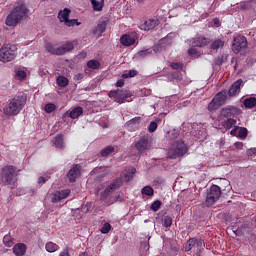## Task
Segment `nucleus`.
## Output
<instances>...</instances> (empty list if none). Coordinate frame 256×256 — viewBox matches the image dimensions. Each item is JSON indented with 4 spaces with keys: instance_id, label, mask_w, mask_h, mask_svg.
<instances>
[{
    "instance_id": "f257e3e1",
    "label": "nucleus",
    "mask_w": 256,
    "mask_h": 256,
    "mask_svg": "<svg viewBox=\"0 0 256 256\" xmlns=\"http://www.w3.org/2000/svg\"><path fill=\"white\" fill-rule=\"evenodd\" d=\"M27 103V95L20 93L9 99L3 108V113L7 117H15L19 115Z\"/></svg>"
},
{
    "instance_id": "f03ea898",
    "label": "nucleus",
    "mask_w": 256,
    "mask_h": 256,
    "mask_svg": "<svg viewBox=\"0 0 256 256\" xmlns=\"http://www.w3.org/2000/svg\"><path fill=\"white\" fill-rule=\"evenodd\" d=\"M28 15L29 8H27L23 2H17L6 17L5 23L7 27H16V25H19V22L26 19Z\"/></svg>"
},
{
    "instance_id": "7ed1b4c3",
    "label": "nucleus",
    "mask_w": 256,
    "mask_h": 256,
    "mask_svg": "<svg viewBox=\"0 0 256 256\" xmlns=\"http://www.w3.org/2000/svg\"><path fill=\"white\" fill-rule=\"evenodd\" d=\"M17 57V46L13 44L3 45L0 49V61L2 63H9Z\"/></svg>"
},
{
    "instance_id": "20e7f679",
    "label": "nucleus",
    "mask_w": 256,
    "mask_h": 256,
    "mask_svg": "<svg viewBox=\"0 0 256 256\" xmlns=\"http://www.w3.org/2000/svg\"><path fill=\"white\" fill-rule=\"evenodd\" d=\"M46 51L51 53V55H65V53H69V51H73V43L66 42L62 46L57 47V45H53L51 43L46 44Z\"/></svg>"
},
{
    "instance_id": "39448f33",
    "label": "nucleus",
    "mask_w": 256,
    "mask_h": 256,
    "mask_svg": "<svg viewBox=\"0 0 256 256\" xmlns=\"http://www.w3.org/2000/svg\"><path fill=\"white\" fill-rule=\"evenodd\" d=\"M187 153V144L183 141H177L172 144L168 152L170 159H177V157H183Z\"/></svg>"
},
{
    "instance_id": "423d86ee",
    "label": "nucleus",
    "mask_w": 256,
    "mask_h": 256,
    "mask_svg": "<svg viewBox=\"0 0 256 256\" xmlns=\"http://www.w3.org/2000/svg\"><path fill=\"white\" fill-rule=\"evenodd\" d=\"M1 179L3 183L10 186V189L15 187V167L5 166L2 168Z\"/></svg>"
},
{
    "instance_id": "0eeeda50",
    "label": "nucleus",
    "mask_w": 256,
    "mask_h": 256,
    "mask_svg": "<svg viewBox=\"0 0 256 256\" xmlns=\"http://www.w3.org/2000/svg\"><path fill=\"white\" fill-rule=\"evenodd\" d=\"M135 147L140 155H144L146 151H149L153 147V138L149 134L144 135L139 138Z\"/></svg>"
},
{
    "instance_id": "6e6552de",
    "label": "nucleus",
    "mask_w": 256,
    "mask_h": 256,
    "mask_svg": "<svg viewBox=\"0 0 256 256\" xmlns=\"http://www.w3.org/2000/svg\"><path fill=\"white\" fill-rule=\"evenodd\" d=\"M71 15V9L64 8L60 10L58 13V19L60 23H64L66 27H75L81 25V22L77 21V19H69Z\"/></svg>"
},
{
    "instance_id": "1a4fd4ad",
    "label": "nucleus",
    "mask_w": 256,
    "mask_h": 256,
    "mask_svg": "<svg viewBox=\"0 0 256 256\" xmlns=\"http://www.w3.org/2000/svg\"><path fill=\"white\" fill-rule=\"evenodd\" d=\"M131 91L129 90H121V89H117V90H112L109 92L108 96L110 97V99H114V101L116 103H119L120 105L125 103V101H131L128 100L129 97H131Z\"/></svg>"
},
{
    "instance_id": "9d476101",
    "label": "nucleus",
    "mask_w": 256,
    "mask_h": 256,
    "mask_svg": "<svg viewBox=\"0 0 256 256\" xmlns=\"http://www.w3.org/2000/svg\"><path fill=\"white\" fill-rule=\"evenodd\" d=\"M221 197V188L218 185H212L206 195V205L207 207H212Z\"/></svg>"
},
{
    "instance_id": "9b49d317",
    "label": "nucleus",
    "mask_w": 256,
    "mask_h": 256,
    "mask_svg": "<svg viewBox=\"0 0 256 256\" xmlns=\"http://www.w3.org/2000/svg\"><path fill=\"white\" fill-rule=\"evenodd\" d=\"M121 187V180L116 179L114 180L108 187L105 188V190L101 193L100 199L102 201H105L109 197V195L113 194L114 191H117Z\"/></svg>"
},
{
    "instance_id": "f8f14e48",
    "label": "nucleus",
    "mask_w": 256,
    "mask_h": 256,
    "mask_svg": "<svg viewBox=\"0 0 256 256\" xmlns=\"http://www.w3.org/2000/svg\"><path fill=\"white\" fill-rule=\"evenodd\" d=\"M247 47V38L245 36H236L232 44V51L239 53L242 49Z\"/></svg>"
},
{
    "instance_id": "ddd939ff",
    "label": "nucleus",
    "mask_w": 256,
    "mask_h": 256,
    "mask_svg": "<svg viewBox=\"0 0 256 256\" xmlns=\"http://www.w3.org/2000/svg\"><path fill=\"white\" fill-rule=\"evenodd\" d=\"M79 175H81V165H79V164L72 165L70 171L67 174L69 183H75V181H77V177H79Z\"/></svg>"
},
{
    "instance_id": "4468645a",
    "label": "nucleus",
    "mask_w": 256,
    "mask_h": 256,
    "mask_svg": "<svg viewBox=\"0 0 256 256\" xmlns=\"http://www.w3.org/2000/svg\"><path fill=\"white\" fill-rule=\"evenodd\" d=\"M241 85H243V79L236 80L228 90L229 97H235V95H239V92L241 91Z\"/></svg>"
},
{
    "instance_id": "2eb2a0df",
    "label": "nucleus",
    "mask_w": 256,
    "mask_h": 256,
    "mask_svg": "<svg viewBox=\"0 0 256 256\" xmlns=\"http://www.w3.org/2000/svg\"><path fill=\"white\" fill-rule=\"evenodd\" d=\"M81 115H83V107L77 106L72 110L66 111V113L64 114V117H70V119H79Z\"/></svg>"
},
{
    "instance_id": "dca6fc26",
    "label": "nucleus",
    "mask_w": 256,
    "mask_h": 256,
    "mask_svg": "<svg viewBox=\"0 0 256 256\" xmlns=\"http://www.w3.org/2000/svg\"><path fill=\"white\" fill-rule=\"evenodd\" d=\"M141 123L140 117H135L126 122L125 127L128 129V131H137L139 129V124Z\"/></svg>"
},
{
    "instance_id": "f3484780",
    "label": "nucleus",
    "mask_w": 256,
    "mask_h": 256,
    "mask_svg": "<svg viewBox=\"0 0 256 256\" xmlns=\"http://www.w3.org/2000/svg\"><path fill=\"white\" fill-rule=\"evenodd\" d=\"M157 25H159V20L150 19L141 24L140 29L142 31H151V29H155Z\"/></svg>"
},
{
    "instance_id": "a211bd4d",
    "label": "nucleus",
    "mask_w": 256,
    "mask_h": 256,
    "mask_svg": "<svg viewBox=\"0 0 256 256\" xmlns=\"http://www.w3.org/2000/svg\"><path fill=\"white\" fill-rule=\"evenodd\" d=\"M190 44L192 45V47H205L206 45H209V38H205V37L193 38L190 41Z\"/></svg>"
},
{
    "instance_id": "6ab92c4d",
    "label": "nucleus",
    "mask_w": 256,
    "mask_h": 256,
    "mask_svg": "<svg viewBox=\"0 0 256 256\" xmlns=\"http://www.w3.org/2000/svg\"><path fill=\"white\" fill-rule=\"evenodd\" d=\"M237 111L238 110L237 108H235V106H228L221 110V117H224L225 119H229L230 117H233V115H235Z\"/></svg>"
},
{
    "instance_id": "aec40b11",
    "label": "nucleus",
    "mask_w": 256,
    "mask_h": 256,
    "mask_svg": "<svg viewBox=\"0 0 256 256\" xmlns=\"http://www.w3.org/2000/svg\"><path fill=\"white\" fill-rule=\"evenodd\" d=\"M13 253L16 256H23L27 253V246L23 243L15 244L13 247Z\"/></svg>"
},
{
    "instance_id": "412c9836",
    "label": "nucleus",
    "mask_w": 256,
    "mask_h": 256,
    "mask_svg": "<svg viewBox=\"0 0 256 256\" xmlns=\"http://www.w3.org/2000/svg\"><path fill=\"white\" fill-rule=\"evenodd\" d=\"M120 43L124 47H131V45H135V38L131 37V35L124 34L120 38Z\"/></svg>"
},
{
    "instance_id": "4be33fe9",
    "label": "nucleus",
    "mask_w": 256,
    "mask_h": 256,
    "mask_svg": "<svg viewBox=\"0 0 256 256\" xmlns=\"http://www.w3.org/2000/svg\"><path fill=\"white\" fill-rule=\"evenodd\" d=\"M213 100L221 107V105H224L225 101H227V92H219L214 96Z\"/></svg>"
},
{
    "instance_id": "5701e85b",
    "label": "nucleus",
    "mask_w": 256,
    "mask_h": 256,
    "mask_svg": "<svg viewBox=\"0 0 256 256\" xmlns=\"http://www.w3.org/2000/svg\"><path fill=\"white\" fill-rule=\"evenodd\" d=\"M165 45H171V40H169V36H167L166 38H163L159 44L154 46V53H160V51L163 50V47H165Z\"/></svg>"
},
{
    "instance_id": "b1692460",
    "label": "nucleus",
    "mask_w": 256,
    "mask_h": 256,
    "mask_svg": "<svg viewBox=\"0 0 256 256\" xmlns=\"http://www.w3.org/2000/svg\"><path fill=\"white\" fill-rule=\"evenodd\" d=\"M93 11H103L104 0H90Z\"/></svg>"
},
{
    "instance_id": "393cba45",
    "label": "nucleus",
    "mask_w": 256,
    "mask_h": 256,
    "mask_svg": "<svg viewBox=\"0 0 256 256\" xmlns=\"http://www.w3.org/2000/svg\"><path fill=\"white\" fill-rule=\"evenodd\" d=\"M54 147H56V149H63L65 147V141L63 140V135L58 134L55 136Z\"/></svg>"
},
{
    "instance_id": "a878e982",
    "label": "nucleus",
    "mask_w": 256,
    "mask_h": 256,
    "mask_svg": "<svg viewBox=\"0 0 256 256\" xmlns=\"http://www.w3.org/2000/svg\"><path fill=\"white\" fill-rule=\"evenodd\" d=\"M224 45H225V40L216 39L211 43L210 47H211V49H213V51H217V49H222V47H224Z\"/></svg>"
},
{
    "instance_id": "bb28decb",
    "label": "nucleus",
    "mask_w": 256,
    "mask_h": 256,
    "mask_svg": "<svg viewBox=\"0 0 256 256\" xmlns=\"http://www.w3.org/2000/svg\"><path fill=\"white\" fill-rule=\"evenodd\" d=\"M45 249L48 253H55V251H59V245L53 242H47L45 245Z\"/></svg>"
},
{
    "instance_id": "cd10ccee",
    "label": "nucleus",
    "mask_w": 256,
    "mask_h": 256,
    "mask_svg": "<svg viewBox=\"0 0 256 256\" xmlns=\"http://www.w3.org/2000/svg\"><path fill=\"white\" fill-rule=\"evenodd\" d=\"M117 201L123 202L125 201V197L122 195H117L110 197V200L105 201V205L109 206V205H113V203H117Z\"/></svg>"
},
{
    "instance_id": "c85d7f7f",
    "label": "nucleus",
    "mask_w": 256,
    "mask_h": 256,
    "mask_svg": "<svg viewBox=\"0 0 256 256\" xmlns=\"http://www.w3.org/2000/svg\"><path fill=\"white\" fill-rule=\"evenodd\" d=\"M56 83L58 87H67V85H69V80L65 76H58Z\"/></svg>"
},
{
    "instance_id": "c756f323",
    "label": "nucleus",
    "mask_w": 256,
    "mask_h": 256,
    "mask_svg": "<svg viewBox=\"0 0 256 256\" xmlns=\"http://www.w3.org/2000/svg\"><path fill=\"white\" fill-rule=\"evenodd\" d=\"M256 105V98L255 97H250L244 100V106L247 109H253Z\"/></svg>"
},
{
    "instance_id": "7c9ffc66",
    "label": "nucleus",
    "mask_w": 256,
    "mask_h": 256,
    "mask_svg": "<svg viewBox=\"0 0 256 256\" xmlns=\"http://www.w3.org/2000/svg\"><path fill=\"white\" fill-rule=\"evenodd\" d=\"M142 195H146L147 197H153L155 190L151 186H144L141 190Z\"/></svg>"
},
{
    "instance_id": "2f4dec72",
    "label": "nucleus",
    "mask_w": 256,
    "mask_h": 256,
    "mask_svg": "<svg viewBox=\"0 0 256 256\" xmlns=\"http://www.w3.org/2000/svg\"><path fill=\"white\" fill-rule=\"evenodd\" d=\"M111 153H115V147H113V146H107L106 148H104L101 151L102 157H109V155H111Z\"/></svg>"
},
{
    "instance_id": "473e14b6",
    "label": "nucleus",
    "mask_w": 256,
    "mask_h": 256,
    "mask_svg": "<svg viewBox=\"0 0 256 256\" xmlns=\"http://www.w3.org/2000/svg\"><path fill=\"white\" fill-rule=\"evenodd\" d=\"M87 67H89V69H99V67H101V63L99 60H90L87 62Z\"/></svg>"
},
{
    "instance_id": "72a5a7b5",
    "label": "nucleus",
    "mask_w": 256,
    "mask_h": 256,
    "mask_svg": "<svg viewBox=\"0 0 256 256\" xmlns=\"http://www.w3.org/2000/svg\"><path fill=\"white\" fill-rule=\"evenodd\" d=\"M201 245V241L197 242V239L195 238H191L188 240V246L186 248V251H191V249H193V247H195V245L199 244Z\"/></svg>"
},
{
    "instance_id": "f704fd0d",
    "label": "nucleus",
    "mask_w": 256,
    "mask_h": 256,
    "mask_svg": "<svg viewBox=\"0 0 256 256\" xmlns=\"http://www.w3.org/2000/svg\"><path fill=\"white\" fill-rule=\"evenodd\" d=\"M70 193H71V190H69V189L57 191V194L60 197L61 201H62V199H67L69 197Z\"/></svg>"
},
{
    "instance_id": "c9c22d12",
    "label": "nucleus",
    "mask_w": 256,
    "mask_h": 256,
    "mask_svg": "<svg viewBox=\"0 0 256 256\" xmlns=\"http://www.w3.org/2000/svg\"><path fill=\"white\" fill-rule=\"evenodd\" d=\"M177 137H179V130L172 129V130L168 131V139L173 141V139H177Z\"/></svg>"
},
{
    "instance_id": "e433bc0d",
    "label": "nucleus",
    "mask_w": 256,
    "mask_h": 256,
    "mask_svg": "<svg viewBox=\"0 0 256 256\" xmlns=\"http://www.w3.org/2000/svg\"><path fill=\"white\" fill-rule=\"evenodd\" d=\"M136 55L139 59H145L147 55H151V49L141 50Z\"/></svg>"
},
{
    "instance_id": "4c0bfd02",
    "label": "nucleus",
    "mask_w": 256,
    "mask_h": 256,
    "mask_svg": "<svg viewBox=\"0 0 256 256\" xmlns=\"http://www.w3.org/2000/svg\"><path fill=\"white\" fill-rule=\"evenodd\" d=\"M237 121L232 118H228L226 122L224 123V127L226 129H231L234 125H236Z\"/></svg>"
},
{
    "instance_id": "58836bf2",
    "label": "nucleus",
    "mask_w": 256,
    "mask_h": 256,
    "mask_svg": "<svg viewBox=\"0 0 256 256\" xmlns=\"http://www.w3.org/2000/svg\"><path fill=\"white\" fill-rule=\"evenodd\" d=\"M221 106L215 102L214 99L211 100V102L208 104V111H216V109H219Z\"/></svg>"
},
{
    "instance_id": "ea45409f",
    "label": "nucleus",
    "mask_w": 256,
    "mask_h": 256,
    "mask_svg": "<svg viewBox=\"0 0 256 256\" xmlns=\"http://www.w3.org/2000/svg\"><path fill=\"white\" fill-rule=\"evenodd\" d=\"M171 225H173V218L171 216H165L163 227L169 228L171 227Z\"/></svg>"
},
{
    "instance_id": "a19ab883",
    "label": "nucleus",
    "mask_w": 256,
    "mask_h": 256,
    "mask_svg": "<svg viewBox=\"0 0 256 256\" xmlns=\"http://www.w3.org/2000/svg\"><path fill=\"white\" fill-rule=\"evenodd\" d=\"M55 109H57V106H55V104H53V103H48L44 107V110L47 113H53V111H55Z\"/></svg>"
},
{
    "instance_id": "79ce46f5",
    "label": "nucleus",
    "mask_w": 256,
    "mask_h": 256,
    "mask_svg": "<svg viewBox=\"0 0 256 256\" xmlns=\"http://www.w3.org/2000/svg\"><path fill=\"white\" fill-rule=\"evenodd\" d=\"M150 209L154 212H157L158 209H161V201L159 200H155L151 206H150Z\"/></svg>"
},
{
    "instance_id": "37998d69",
    "label": "nucleus",
    "mask_w": 256,
    "mask_h": 256,
    "mask_svg": "<svg viewBox=\"0 0 256 256\" xmlns=\"http://www.w3.org/2000/svg\"><path fill=\"white\" fill-rule=\"evenodd\" d=\"M16 77L19 81H23V79H25V77H27V73L23 70H18L16 72Z\"/></svg>"
},
{
    "instance_id": "c03bdc74",
    "label": "nucleus",
    "mask_w": 256,
    "mask_h": 256,
    "mask_svg": "<svg viewBox=\"0 0 256 256\" xmlns=\"http://www.w3.org/2000/svg\"><path fill=\"white\" fill-rule=\"evenodd\" d=\"M105 29H107V22L102 21L100 24H98L97 31H99V33H105Z\"/></svg>"
},
{
    "instance_id": "a18cd8bd",
    "label": "nucleus",
    "mask_w": 256,
    "mask_h": 256,
    "mask_svg": "<svg viewBox=\"0 0 256 256\" xmlns=\"http://www.w3.org/2000/svg\"><path fill=\"white\" fill-rule=\"evenodd\" d=\"M110 231H111V224L109 223H105L101 228V233H103L104 235L109 233Z\"/></svg>"
},
{
    "instance_id": "49530a36",
    "label": "nucleus",
    "mask_w": 256,
    "mask_h": 256,
    "mask_svg": "<svg viewBox=\"0 0 256 256\" xmlns=\"http://www.w3.org/2000/svg\"><path fill=\"white\" fill-rule=\"evenodd\" d=\"M170 67L172 69H175L176 71H181V69H183V64L178 63V62H174L170 65Z\"/></svg>"
},
{
    "instance_id": "de8ad7c7",
    "label": "nucleus",
    "mask_w": 256,
    "mask_h": 256,
    "mask_svg": "<svg viewBox=\"0 0 256 256\" xmlns=\"http://www.w3.org/2000/svg\"><path fill=\"white\" fill-rule=\"evenodd\" d=\"M148 131L149 133H155V131H157V122H151Z\"/></svg>"
},
{
    "instance_id": "09e8293b",
    "label": "nucleus",
    "mask_w": 256,
    "mask_h": 256,
    "mask_svg": "<svg viewBox=\"0 0 256 256\" xmlns=\"http://www.w3.org/2000/svg\"><path fill=\"white\" fill-rule=\"evenodd\" d=\"M93 171L95 173L105 172L104 175H107V173H109V168H107V167H99V168H95Z\"/></svg>"
},
{
    "instance_id": "8fccbe9b",
    "label": "nucleus",
    "mask_w": 256,
    "mask_h": 256,
    "mask_svg": "<svg viewBox=\"0 0 256 256\" xmlns=\"http://www.w3.org/2000/svg\"><path fill=\"white\" fill-rule=\"evenodd\" d=\"M51 201L52 203H59V201H61V198L59 197V194L57 192L52 194Z\"/></svg>"
},
{
    "instance_id": "3c124183",
    "label": "nucleus",
    "mask_w": 256,
    "mask_h": 256,
    "mask_svg": "<svg viewBox=\"0 0 256 256\" xmlns=\"http://www.w3.org/2000/svg\"><path fill=\"white\" fill-rule=\"evenodd\" d=\"M239 137H241V138L247 137V128H240Z\"/></svg>"
},
{
    "instance_id": "603ef678",
    "label": "nucleus",
    "mask_w": 256,
    "mask_h": 256,
    "mask_svg": "<svg viewBox=\"0 0 256 256\" xmlns=\"http://www.w3.org/2000/svg\"><path fill=\"white\" fill-rule=\"evenodd\" d=\"M188 55H190L191 57H197L198 53H197V49L195 48H191L188 50Z\"/></svg>"
},
{
    "instance_id": "864d4df0",
    "label": "nucleus",
    "mask_w": 256,
    "mask_h": 256,
    "mask_svg": "<svg viewBox=\"0 0 256 256\" xmlns=\"http://www.w3.org/2000/svg\"><path fill=\"white\" fill-rule=\"evenodd\" d=\"M141 248L144 249V251H149V242H141Z\"/></svg>"
},
{
    "instance_id": "5fc2aeb1",
    "label": "nucleus",
    "mask_w": 256,
    "mask_h": 256,
    "mask_svg": "<svg viewBox=\"0 0 256 256\" xmlns=\"http://www.w3.org/2000/svg\"><path fill=\"white\" fill-rule=\"evenodd\" d=\"M248 157H252V155H256L255 148H250L246 151Z\"/></svg>"
},
{
    "instance_id": "6e6d98bb",
    "label": "nucleus",
    "mask_w": 256,
    "mask_h": 256,
    "mask_svg": "<svg viewBox=\"0 0 256 256\" xmlns=\"http://www.w3.org/2000/svg\"><path fill=\"white\" fill-rule=\"evenodd\" d=\"M123 85H125V80L123 79L118 80L116 83V87H123Z\"/></svg>"
},
{
    "instance_id": "4d7b16f0",
    "label": "nucleus",
    "mask_w": 256,
    "mask_h": 256,
    "mask_svg": "<svg viewBox=\"0 0 256 256\" xmlns=\"http://www.w3.org/2000/svg\"><path fill=\"white\" fill-rule=\"evenodd\" d=\"M60 256H70L69 255V248L64 249L61 253Z\"/></svg>"
},
{
    "instance_id": "13d9d810",
    "label": "nucleus",
    "mask_w": 256,
    "mask_h": 256,
    "mask_svg": "<svg viewBox=\"0 0 256 256\" xmlns=\"http://www.w3.org/2000/svg\"><path fill=\"white\" fill-rule=\"evenodd\" d=\"M234 145L236 149H239V150L243 149V142H236Z\"/></svg>"
},
{
    "instance_id": "bf43d9fd",
    "label": "nucleus",
    "mask_w": 256,
    "mask_h": 256,
    "mask_svg": "<svg viewBox=\"0 0 256 256\" xmlns=\"http://www.w3.org/2000/svg\"><path fill=\"white\" fill-rule=\"evenodd\" d=\"M135 75H137V71H135V70H130V71L128 72V76H129V77H135Z\"/></svg>"
},
{
    "instance_id": "052dcab7",
    "label": "nucleus",
    "mask_w": 256,
    "mask_h": 256,
    "mask_svg": "<svg viewBox=\"0 0 256 256\" xmlns=\"http://www.w3.org/2000/svg\"><path fill=\"white\" fill-rule=\"evenodd\" d=\"M46 179H45V177H43V176H40L39 178H38V183L39 184H43V183H46Z\"/></svg>"
},
{
    "instance_id": "680f3d73",
    "label": "nucleus",
    "mask_w": 256,
    "mask_h": 256,
    "mask_svg": "<svg viewBox=\"0 0 256 256\" xmlns=\"http://www.w3.org/2000/svg\"><path fill=\"white\" fill-rule=\"evenodd\" d=\"M237 129H239V127H235L234 129H232L230 131V135H232L233 137H235V135H237Z\"/></svg>"
},
{
    "instance_id": "e2e57ef3",
    "label": "nucleus",
    "mask_w": 256,
    "mask_h": 256,
    "mask_svg": "<svg viewBox=\"0 0 256 256\" xmlns=\"http://www.w3.org/2000/svg\"><path fill=\"white\" fill-rule=\"evenodd\" d=\"M219 145H220V147H223L225 145V139L221 138L219 140Z\"/></svg>"
},
{
    "instance_id": "0e129e2a",
    "label": "nucleus",
    "mask_w": 256,
    "mask_h": 256,
    "mask_svg": "<svg viewBox=\"0 0 256 256\" xmlns=\"http://www.w3.org/2000/svg\"><path fill=\"white\" fill-rule=\"evenodd\" d=\"M213 23H214V25H216L217 27H219L220 21H219L217 18H214V19H213Z\"/></svg>"
},
{
    "instance_id": "69168bd1",
    "label": "nucleus",
    "mask_w": 256,
    "mask_h": 256,
    "mask_svg": "<svg viewBox=\"0 0 256 256\" xmlns=\"http://www.w3.org/2000/svg\"><path fill=\"white\" fill-rule=\"evenodd\" d=\"M130 173H131L132 175H135V173H137V170H136L135 168H131Z\"/></svg>"
},
{
    "instance_id": "338daca9",
    "label": "nucleus",
    "mask_w": 256,
    "mask_h": 256,
    "mask_svg": "<svg viewBox=\"0 0 256 256\" xmlns=\"http://www.w3.org/2000/svg\"><path fill=\"white\" fill-rule=\"evenodd\" d=\"M80 56H81V57H87V52H81V53H80Z\"/></svg>"
},
{
    "instance_id": "774afa93",
    "label": "nucleus",
    "mask_w": 256,
    "mask_h": 256,
    "mask_svg": "<svg viewBox=\"0 0 256 256\" xmlns=\"http://www.w3.org/2000/svg\"><path fill=\"white\" fill-rule=\"evenodd\" d=\"M167 113H160L159 117H165Z\"/></svg>"
}]
</instances>
